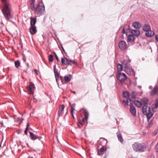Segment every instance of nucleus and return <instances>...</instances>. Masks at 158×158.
<instances>
[{
  "mask_svg": "<svg viewBox=\"0 0 158 158\" xmlns=\"http://www.w3.org/2000/svg\"><path fill=\"white\" fill-rule=\"evenodd\" d=\"M3 3L2 12L5 19L8 21L13 17L11 8V5L9 0H1Z\"/></svg>",
  "mask_w": 158,
  "mask_h": 158,
  "instance_id": "f257e3e1",
  "label": "nucleus"
},
{
  "mask_svg": "<svg viewBox=\"0 0 158 158\" xmlns=\"http://www.w3.org/2000/svg\"><path fill=\"white\" fill-rule=\"evenodd\" d=\"M35 0H31L30 1V6L31 10L38 15H42L45 11V6L42 1H39L37 4L36 5L35 7Z\"/></svg>",
  "mask_w": 158,
  "mask_h": 158,
  "instance_id": "f03ea898",
  "label": "nucleus"
},
{
  "mask_svg": "<svg viewBox=\"0 0 158 158\" xmlns=\"http://www.w3.org/2000/svg\"><path fill=\"white\" fill-rule=\"evenodd\" d=\"M132 148L135 152H142L146 150L147 146L144 143H140L136 142L133 144Z\"/></svg>",
  "mask_w": 158,
  "mask_h": 158,
  "instance_id": "7ed1b4c3",
  "label": "nucleus"
},
{
  "mask_svg": "<svg viewBox=\"0 0 158 158\" xmlns=\"http://www.w3.org/2000/svg\"><path fill=\"white\" fill-rule=\"evenodd\" d=\"M143 114L146 115L148 119H150L152 116L153 114L151 111L150 108L147 105H143L142 108Z\"/></svg>",
  "mask_w": 158,
  "mask_h": 158,
  "instance_id": "20e7f679",
  "label": "nucleus"
},
{
  "mask_svg": "<svg viewBox=\"0 0 158 158\" xmlns=\"http://www.w3.org/2000/svg\"><path fill=\"white\" fill-rule=\"evenodd\" d=\"M116 78L122 84L124 83L125 81L127 80V77L124 73H118L116 76Z\"/></svg>",
  "mask_w": 158,
  "mask_h": 158,
  "instance_id": "39448f33",
  "label": "nucleus"
},
{
  "mask_svg": "<svg viewBox=\"0 0 158 158\" xmlns=\"http://www.w3.org/2000/svg\"><path fill=\"white\" fill-rule=\"evenodd\" d=\"M124 66V71L127 73L128 75H132L134 74V70L129 67L127 65V64H123Z\"/></svg>",
  "mask_w": 158,
  "mask_h": 158,
  "instance_id": "423d86ee",
  "label": "nucleus"
},
{
  "mask_svg": "<svg viewBox=\"0 0 158 158\" xmlns=\"http://www.w3.org/2000/svg\"><path fill=\"white\" fill-rule=\"evenodd\" d=\"M118 46L119 48L122 51L125 50L128 48L126 42L123 40L119 42Z\"/></svg>",
  "mask_w": 158,
  "mask_h": 158,
  "instance_id": "0eeeda50",
  "label": "nucleus"
},
{
  "mask_svg": "<svg viewBox=\"0 0 158 158\" xmlns=\"http://www.w3.org/2000/svg\"><path fill=\"white\" fill-rule=\"evenodd\" d=\"M35 88V85L31 82L29 83V86L28 87V91L29 94H33V91Z\"/></svg>",
  "mask_w": 158,
  "mask_h": 158,
  "instance_id": "6e6552de",
  "label": "nucleus"
},
{
  "mask_svg": "<svg viewBox=\"0 0 158 158\" xmlns=\"http://www.w3.org/2000/svg\"><path fill=\"white\" fill-rule=\"evenodd\" d=\"M107 143V140L105 138H100L99 141V143L100 145L103 147H106Z\"/></svg>",
  "mask_w": 158,
  "mask_h": 158,
  "instance_id": "1a4fd4ad",
  "label": "nucleus"
},
{
  "mask_svg": "<svg viewBox=\"0 0 158 158\" xmlns=\"http://www.w3.org/2000/svg\"><path fill=\"white\" fill-rule=\"evenodd\" d=\"M129 105L130 106V112L133 116H135L136 111L135 107L133 106L131 103H130Z\"/></svg>",
  "mask_w": 158,
  "mask_h": 158,
  "instance_id": "9d476101",
  "label": "nucleus"
},
{
  "mask_svg": "<svg viewBox=\"0 0 158 158\" xmlns=\"http://www.w3.org/2000/svg\"><path fill=\"white\" fill-rule=\"evenodd\" d=\"M64 108V105H60L59 106L58 114L59 116H62Z\"/></svg>",
  "mask_w": 158,
  "mask_h": 158,
  "instance_id": "9b49d317",
  "label": "nucleus"
},
{
  "mask_svg": "<svg viewBox=\"0 0 158 158\" xmlns=\"http://www.w3.org/2000/svg\"><path fill=\"white\" fill-rule=\"evenodd\" d=\"M82 109L83 110V113L84 116V118H82V120L83 121H84L85 120L87 121L88 118L89 113L86 109L84 108H82Z\"/></svg>",
  "mask_w": 158,
  "mask_h": 158,
  "instance_id": "f8f14e48",
  "label": "nucleus"
},
{
  "mask_svg": "<svg viewBox=\"0 0 158 158\" xmlns=\"http://www.w3.org/2000/svg\"><path fill=\"white\" fill-rule=\"evenodd\" d=\"M29 31L30 33L32 35L35 34L37 32L36 26H31L29 29Z\"/></svg>",
  "mask_w": 158,
  "mask_h": 158,
  "instance_id": "ddd939ff",
  "label": "nucleus"
},
{
  "mask_svg": "<svg viewBox=\"0 0 158 158\" xmlns=\"http://www.w3.org/2000/svg\"><path fill=\"white\" fill-rule=\"evenodd\" d=\"M158 100L156 101L155 103L152 106V110L153 112H156L158 111Z\"/></svg>",
  "mask_w": 158,
  "mask_h": 158,
  "instance_id": "4468645a",
  "label": "nucleus"
},
{
  "mask_svg": "<svg viewBox=\"0 0 158 158\" xmlns=\"http://www.w3.org/2000/svg\"><path fill=\"white\" fill-rule=\"evenodd\" d=\"M127 42L132 43L135 41V38L133 35H129L127 37Z\"/></svg>",
  "mask_w": 158,
  "mask_h": 158,
  "instance_id": "2eb2a0df",
  "label": "nucleus"
},
{
  "mask_svg": "<svg viewBox=\"0 0 158 158\" xmlns=\"http://www.w3.org/2000/svg\"><path fill=\"white\" fill-rule=\"evenodd\" d=\"M132 26L133 27L136 29H139L140 28L141 26V24L137 22L133 23Z\"/></svg>",
  "mask_w": 158,
  "mask_h": 158,
  "instance_id": "dca6fc26",
  "label": "nucleus"
},
{
  "mask_svg": "<svg viewBox=\"0 0 158 158\" xmlns=\"http://www.w3.org/2000/svg\"><path fill=\"white\" fill-rule=\"evenodd\" d=\"M117 136L118 140L122 143H123V139L122 137L121 134L120 132H118L117 133Z\"/></svg>",
  "mask_w": 158,
  "mask_h": 158,
  "instance_id": "f3484780",
  "label": "nucleus"
},
{
  "mask_svg": "<svg viewBox=\"0 0 158 158\" xmlns=\"http://www.w3.org/2000/svg\"><path fill=\"white\" fill-rule=\"evenodd\" d=\"M157 92H158V88L156 87H155L150 92V94L151 96H154Z\"/></svg>",
  "mask_w": 158,
  "mask_h": 158,
  "instance_id": "a211bd4d",
  "label": "nucleus"
},
{
  "mask_svg": "<svg viewBox=\"0 0 158 158\" xmlns=\"http://www.w3.org/2000/svg\"><path fill=\"white\" fill-rule=\"evenodd\" d=\"M142 105H147L149 102V99L147 98H143L141 100Z\"/></svg>",
  "mask_w": 158,
  "mask_h": 158,
  "instance_id": "6ab92c4d",
  "label": "nucleus"
},
{
  "mask_svg": "<svg viewBox=\"0 0 158 158\" xmlns=\"http://www.w3.org/2000/svg\"><path fill=\"white\" fill-rule=\"evenodd\" d=\"M131 33L134 35L138 36L140 34V32L139 31L136 29L132 30L131 31Z\"/></svg>",
  "mask_w": 158,
  "mask_h": 158,
  "instance_id": "aec40b11",
  "label": "nucleus"
},
{
  "mask_svg": "<svg viewBox=\"0 0 158 158\" xmlns=\"http://www.w3.org/2000/svg\"><path fill=\"white\" fill-rule=\"evenodd\" d=\"M154 35V32L153 31L149 30L146 31L145 33V35L146 36L150 37L153 36Z\"/></svg>",
  "mask_w": 158,
  "mask_h": 158,
  "instance_id": "412c9836",
  "label": "nucleus"
},
{
  "mask_svg": "<svg viewBox=\"0 0 158 158\" xmlns=\"http://www.w3.org/2000/svg\"><path fill=\"white\" fill-rule=\"evenodd\" d=\"M29 133L30 137L32 140H35L38 138V137L37 135L34 134L32 132H29Z\"/></svg>",
  "mask_w": 158,
  "mask_h": 158,
  "instance_id": "4be33fe9",
  "label": "nucleus"
},
{
  "mask_svg": "<svg viewBox=\"0 0 158 158\" xmlns=\"http://www.w3.org/2000/svg\"><path fill=\"white\" fill-rule=\"evenodd\" d=\"M69 59L65 57H62L61 59V62L62 64L64 65L68 64Z\"/></svg>",
  "mask_w": 158,
  "mask_h": 158,
  "instance_id": "5701e85b",
  "label": "nucleus"
},
{
  "mask_svg": "<svg viewBox=\"0 0 158 158\" xmlns=\"http://www.w3.org/2000/svg\"><path fill=\"white\" fill-rule=\"evenodd\" d=\"M36 22V18H33L32 17H30V24L31 26H35V24Z\"/></svg>",
  "mask_w": 158,
  "mask_h": 158,
  "instance_id": "b1692460",
  "label": "nucleus"
},
{
  "mask_svg": "<svg viewBox=\"0 0 158 158\" xmlns=\"http://www.w3.org/2000/svg\"><path fill=\"white\" fill-rule=\"evenodd\" d=\"M135 105L138 107H141L143 105L141 101H139L138 100H135L134 101Z\"/></svg>",
  "mask_w": 158,
  "mask_h": 158,
  "instance_id": "393cba45",
  "label": "nucleus"
},
{
  "mask_svg": "<svg viewBox=\"0 0 158 158\" xmlns=\"http://www.w3.org/2000/svg\"><path fill=\"white\" fill-rule=\"evenodd\" d=\"M54 73L56 80L57 81L60 78L59 74L58 73L57 70H56L55 69H54Z\"/></svg>",
  "mask_w": 158,
  "mask_h": 158,
  "instance_id": "a878e982",
  "label": "nucleus"
},
{
  "mask_svg": "<svg viewBox=\"0 0 158 158\" xmlns=\"http://www.w3.org/2000/svg\"><path fill=\"white\" fill-rule=\"evenodd\" d=\"M150 27L149 25L145 24L143 26V30L146 32V31L150 30Z\"/></svg>",
  "mask_w": 158,
  "mask_h": 158,
  "instance_id": "bb28decb",
  "label": "nucleus"
},
{
  "mask_svg": "<svg viewBox=\"0 0 158 158\" xmlns=\"http://www.w3.org/2000/svg\"><path fill=\"white\" fill-rule=\"evenodd\" d=\"M72 75L69 74L68 76H65L64 77V79L66 82H69L71 80Z\"/></svg>",
  "mask_w": 158,
  "mask_h": 158,
  "instance_id": "cd10ccee",
  "label": "nucleus"
},
{
  "mask_svg": "<svg viewBox=\"0 0 158 158\" xmlns=\"http://www.w3.org/2000/svg\"><path fill=\"white\" fill-rule=\"evenodd\" d=\"M106 147H102L100 150H98V153L99 155H101L102 154V152L104 151L105 150H106Z\"/></svg>",
  "mask_w": 158,
  "mask_h": 158,
  "instance_id": "c85d7f7f",
  "label": "nucleus"
},
{
  "mask_svg": "<svg viewBox=\"0 0 158 158\" xmlns=\"http://www.w3.org/2000/svg\"><path fill=\"white\" fill-rule=\"evenodd\" d=\"M72 64L75 65H77L78 64L77 62L74 60H69L68 64L72 65Z\"/></svg>",
  "mask_w": 158,
  "mask_h": 158,
  "instance_id": "c756f323",
  "label": "nucleus"
},
{
  "mask_svg": "<svg viewBox=\"0 0 158 158\" xmlns=\"http://www.w3.org/2000/svg\"><path fill=\"white\" fill-rule=\"evenodd\" d=\"M117 68L118 73H121V71L123 70V67L122 65L120 64H118L117 65Z\"/></svg>",
  "mask_w": 158,
  "mask_h": 158,
  "instance_id": "7c9ffc66",
  "label": "nucleus"
},
{
  "mask_svg": "<svg viewBox=\"0 0 158 158\" xmlns=\"http://www.w3.org/2000/svg\"><path fill=\"white\" fill-rule=\"evenodd\" d=\"M123 97L125 98H128L129 97V93L127 91L124 92L123 93Z\"/></svg>",
  "mask_w": 158,
  "mask_h": 158,
  "instance_id": "2f4dec72",
  "label": "nucleus"
},
{
  "mask_svg": "<svg viewBox=\"0 0 158 158\" xmlns=\"http://www.w3.org/2000/svg\"><path fill=\"white\" fill-rule=\"evenodd\" d=\"M75 105H72V106H71V114H72L73 117V118H74V115H73V113H74V110H75V109H74V107H75Z\"/></svg>",
  "mask_w": 158,
  "mask_h": 158,
  "instance_id": "473e14b6",
  "label": "nucleus"
},
{
  "mask_svg": "<svg viewBox=\"0 0 158 158\" xmlns=\"http://www.w3.org/2000/svg\"><path fill=\"white\" fill-rule=\"evenodd\" d=\"M29 126L30 124L29 123H28L27 125V127L24 131V134L26 135H27V131L29 130Z\"/></svg>",
  "mask_w": 158,
  "mask_h": 158,
  "instance_id": "72a5a7b5",
  "label": "nucleus"
},
{
  "mask_svg": "<svg viewBox=\"0 0 158 158\" xmlns=\"http://www.w3.org/2000/svg\"><path fill=\"white\" fill-rule=\"evenodd\" d=\"M128 100H123V101L122 104L124 106H127L128 105Z\"/></svg>",
  "mask_w": 158,
  "mask_h": 158,
  "instance_id": "f704fd0d",
  "label": "nucleus"
},
{
  "mask_svg": "<svg viewBox=\"0 0 158 158\" xmlns=\"http://www.w3.org/2000/svg\"><path fill=\"white\" fill-rule=\"evenodd\" d=\"M15 67L16 68H18L20 65V63L19 60H17L15 61Z\"/></svg>",
  "mask_w": 158,
  "mask_h": 158,
  "instance_id": "c9c22d12",
  "label": "nucleus"
},
{
  "mask_svg": "<svg viewBox=\"0 0 158 158\" xmlns=\"http://www.w3.org/2000/svg\"><path fill=\"white\" fill-rule=\"evenodd\" d=\"M48 59L49 61L52 62L53 61V56L52 55H50L48 57Z\"/></svg>",
  "mask_w": 158,
  "mask_h": 158,
  "instance_id": "e433bc0d",
  "label": "nucleus"
},
{
  "mask_svg": "<svg viewBox=\"0 0 158 158\" xmlns=\"http://www.w3.org/2000/svg\"><path fill=\"white\" fill-rule=\"evenodd\" d=\"M131 95H132V98H133L135 97V95H136V94L135 92L134 91H132Z\"/></svg>",
  "mask_w": 158,
  "mask_h": 158,
  "instance_id": "4c0bfd02",
  "label": "nucleus"
},
{
  "mask_svg": "<svg viewBox=\"0 0 158 158\" xmlns=\"http://www.w3.org/2000/svg\"><path fill=\"white\" fill-rule=\"evenodd\" d=\"M155 150L156 152H158V142L156 144L155 147Z\"/></svg>",
  "mask_w": 158,
  "mask_h": 158,
  "instance_id": "58836bf2",
  "label": "nucleus"
},
{
  "mask_svg": "<svg viewBox=\"0 0 158 158\" xmlns=\"http://www.w3.org/2000/svg\"><path fill=\"white\" fill-rule=\"evenodd\" d=\"M55 57H56V60L58 61H59V58H58V56H57L56 54L55 53Z\"/></svg>",
  "mask_w": 158,
  "mask_h": 158,
  "instance_id": "ea45409f",
  "label": "nucleus"
},
{
  "mask_svg": "<svg viewBox=\"0 0 158 158\" xmlns=\"http://www.w3.org/2000/svg\"><path fill=\"white\" fill-rule=\"evenodd\" d=\"M126 31H125L124 28H123V34H126Z\"/></svg>",
  "mask_w": 158,
  "mask_h": 158,
  "instance_id": "a19ab883",
  "label": "nucleus"
},
{
  "mask_svg": "<svg viewBox=\"0 0 158 158\" xmlns=\"http://www.w3.org/2000/svg\"><path fill=\"white\" fill-rule=\"evenodd\" d=\"M34 71L36 73V74L37 75H38V70H36V69H34Z\"/></svg>",
  "mask_w": 158,
  "mask_h": 158,
  "instance_id": "79ce46f5",
  "label": "nucleus"
},
{
  "mask_svg": "<svg viewBox=\"0 0 158 158\" xmlns=\"http://www.w3.org/2000/svg\"><path fill=\"white\" fill-rule=\"evenodd\" d=\"M155 39H156V40L157 41V42H158V36H156L155 37Z\"/></svg>",
  "mask_w": 158,
  "mask_h": 158,
  "instance_id": "37998d69",
  "label": "nucleus"
},
{
  "mask_svg": "<svg viewBox=\"0 0 158 158\" xmlns=\"http://www.w3.org/2000/svg\"><path fill=\"white\" fill-rule=\"evenodd\" d=\"M62 50L63 51V52H65V51L64 49V48H63V47H62Z\"/></svg>",
  "mask_w": 158,
  "mask_h": 158,
  "instance_id": "c03bdc74",
  "label": "nucleus"
},
{
  "mask_svg": "<svg viewBox=\"0 0 158 158\" xmlns=\"http://www.w3.org/2000/svg\"><path fill=\"white\" fill-rule=\"evenodd\" d=\"M71 92H72L74 94H76V92L75 91H72Z\"/></svg>",
  "mask_w": 158,
  "mask_h": 158,
  "instance_id": "a18cd8bd",
  "label": "nucleus"
},
{
  "mask_svg": "<svg viewBox=\"0 0 158 158\" xmlns=\"http://www.w3.org/2000/svg\"><path fill=\"white\" fill-rule=\"evenodd\" d=\"M27 70H24V72H25V73H26V72H27Z\"/></svg>",
  "mask_w": 158,
  "mask_h": 158,
  "instance_id": "49530a36",
  "label": "nucleus"
},
{
  "mask_svg": "<svg viewBox=\"0 0 158 158\" xmlns=\"http://www.w3.org/2000/svg\"><path fill=\"white\" fill-rule=\"evenodd\" d=\"M29 158H32V157L29 156Z\"/></svg>",
  "mask_w": 158,
  "mask_h": 158,
  "instance_id": "de8ad7c7",
  "label": "nucleus"
},
{
  "mask_svg": "<svg viewBox=\"0 0 158 158\" xmlns=\"http://www.w3.org/2000/svg\"><path fill=\"white\" fill-rule=\"evenodd\" d=\"M88 92H87V93L85 94V95H86V94L87 93H88Z\"/></svg>",
  "mask_w": 158,
  "mask_h": 158,
  "instance_id": "09e8293b",
  "label": "nucleus"
}]
</instances>
